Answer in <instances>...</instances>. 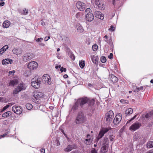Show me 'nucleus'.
I'll return each instance as SVG.
<instances>
[{
    "label": "nucleus",
    "instance_id": "nucleus-1",
    "mask_svg": "<svg viewBox=\"0 0 153 153\" xmlns=\"http://www.w3.org/2000/svg\"><path fill=\"white\" fill-rule=\"evenodd\" d=\"M86 120V116L82 112L80 111L77 114L74 122L76 124H80L84 123Z\"/></svg>",
    "mask_w": 153,
    "mask_h": 153
},
{
    "label": "nucleus",
    "instance_id": "nucleus-2",
    "mask_svg": "<svg viewBox=\"0 0 153 153\" xmlns=\"http://www.w3.org/2000/svg\"><path fill=\"white\" fill-rule=\"evenodd\" d=\"M41 79L38 76H36L31 80V85L35 88H38L40 85Z\"/></svg>",
    "mask_w": 153,
    "mask_h": 153
},
{
    "label": "nucleus",
    "instance_id": "nucleus-3",
    "mask_svg": "<svg viewBox=\"0 0 153 153\" xmlns=\"http://www.w3.org/2000/svg\"><path fill=\"white\" fill-rule=\"evenodd\" d=\"M114 117V113L111 110L108 111L106 114L105 119L107 123H109L111 121Z\"/></svg>",
    "mask_w": 153,
    "mask_h": 153
},
{
    "label": "nucleus",
    "instance_id": "nucleus-4",
    "mask_svg": "<svg viewBox=\"0 0 153 153\" xmlns=\"http://www.w3.org/2000/svg\"><path fill=\"white\" fill-rule=\"evenodd\" d=\"M42 80L44 83L50 85L51 83V77L48 74H45L42 77Z\"/></svg>",
    "mask_w": 153,
    "mask_h": 153
},
{
    "label": "nucleus",
    "instance_id": "nucleus-5",
    "mask_svg": "<svg viewBox=\"0 0 153 153\" xmlns=\"http://www.w3.org/2000/svg\"><path fill=\"white\" fill-rule=\"evenodd\" d=\"M109 129L108 128H102L101 129L97 137V142L104 136V134L105 133L109 131Z\"/></svg>",
    "mask_w": 153,
    "mask_h": 153
},
{
    "label": "nucleus",
    "instance_id": "nucleus-6",
    "mask_svg": "<svg viewBox=\"0 0 153 153\" xmlns=\"http://www.w3.org/2000/svg\"><path fill=\"white\" fill-rule=\"evenodd\" d=\"M141 126V124L139 122H136L132 124L129 127V129L134 131L138 129Z\"/></svg>",
    "mask_w": 153,
    "mask_h": 153
},
{
    "label": "nucleus",
    "instance_id": "nucleus-7",
    "mask_svg": "<svg viewBox=\"0 0 153 153\" xmlns=\"http://www.w3.org/2000/svg\"><path fill=\"white\" fill-rule=\"evenodd\" d=\"M34 57V55L33 53H27L25 54L23 56V60L27 62L33 58Z\"/></svg>",
    "mask_w": 153,
    "mask_h": 153
},
{
    "label": "nucleus",
    "instance_id": "nucleus-8",
    "mask_svg": "<svg viewBox=\"0 0 153 153\" xmlns=\"http://www.w3.org/2000/svg\"><path fill=\"white\" fill-rule=\"evenodd\" d=\"M38 66V63L36 62L33 61L29 62L28 64L27 67L30 70H33L36 68Z\"/></svg>",
    "mask_w": 153,
    "mask_h": 153
},
{
    "label": "nucleus",
    "instance_id": "nucleus-9",
    "mask_svg": "<svg viewBox=\"0 0 153 153\" xmlns=\"http://www.w3.org/2000/svg\"><path fill=\"white\" fill-rule=\"evenodd\" d=\"M12 111L17 114H20L22 111L21 107L20 106H13L12 107Z\"/></svg>",
    "mask_w": 153,
    "mask_h": 153
},
{
    "label": "nucleus",
    "instance_id": "nucleus-10",
    "mask_svg": "<svg viewBox=\"0 0 153 153\" xmlns=\"http://www.w3.org/2000/svg\"><path fill=\"white\" fill-rule=\"evenodd\" d=\"M86 139L84 141L85 144L86 145H90L92 142L93 138L89 134H88L86 136Z\"/></svg>",
    "mask_w": 153,
    "mask_h": 153
},
{
    "label": "nucleus",
    "instance_id": "nucleus-11",
    "mask_svg": "<svg viewBox=\"0 0 153 153\" xmlns=\"http://www.w3.org/2000/svg\"><path fill=\"white\" fill-rule=\"evenodd\" d=\"M76 6L77 8L80 11L84 10L86 7L85 4L80 1L77 2L76 3Z\"/></svg>",
    "mask_w": 153,
    "mask_h": 153
},
{
    "label": "nucleus",
    "instance_id": "nucleus-12",
    "mask_svg": "<svg viewBox=\"0 0 153 153\" xmlns=\"http://www.w3.org/2000/svg\"><path fill=\"white\" fill-rule=\"evenodd\" d=\"M77 101L78 102L79 104V105L81 107H82L83 105L84 104L87 103L88 98L87 97H85L79 98L77 100Z\"/></svg>",
    "mask_w": 153,
    "mask_h": 153
},
{
    "label": "nucleus",
    "instance_id": "nucleus-13",
    "mask_svg": "<svg viewBox=\"0 0 153 153\" xmlns=\"http://www.w3.org/2000/svg\"><path fill=\"white\" fill-rule=\"evenodd\" d=\"M122 114L120 113H119L116 115L113 120V123L114 124H117L120 122L122 118Z\"/></svg>",
    "mask_w": 153,
    "mask_h": 153
},
{
    "label": "nucleus",
    "instance_id": "nucleus-14",
    "mask_svg": "<svg viewBox=\"0 0 153 153\" xmlns=\"http://www.w3.org/2000/svg\"><path fill=\"white\" fill-rule=\"evenodd\" d=\"M76 146L75 144L69 145L66 148L64 149V151L66 152H68L71 151L73 149H76Z\"/></svg>",
    "mask_w": 153,
    "mask_h": 153
},
{
    "label": "nucleus",
    "instance_id": "nucleus-15",
    "mask_svg": "<svg viewBox=\"0 0 153 153\" xmlns=\"http://www.w3.org/2000/svg\"><path fill=\"white\" fill-rule=\"evenodd\" d=\"M94 15L95 17L97 18L103 19H104V16L100 11L96 10L94 12Z\"/></svg>",
    "mask_w": 153,
    "mask_h": 153
},
{
    "label": "nucleus",
    "instance_id": "nucleus-16",
    "mask_svg": "<svg viewBox=\"0 0 153 153\" xmlns=\"http://www.w3.org/2000/svg\"><path fill=\"white\" fill-rule=\"evenodd\" d=\"M134 139L135 140H141L143 139V140H145V138L141 134L136 133L135 134L134 137Z\"/></svg>",
    "mask_w": 153,
    "mask_h": 153
},
{
    "label": "nucleus",
    "instance_id": "nucleus-17",
    "mask_svg": "<svg viewBox=\"0 0 153 153\" xmlns=\"http://www.w3.org/2000/svg\"><path fill=\"white\" fill-rule=\"evenodd\" d=\"M94 19V16L93 13L86 14V19L88 22L92 21Z\"/></svg>",
    "mask_w": 153,
    "mask_h": 153
},
{
    "label": "nucleus",
    "instance_id": "nucleus-18",
    "mask_svg": "<svg viewBox=\"0 0 153 153\" xmlns=\"http://www.w3.org/2000/svg\"><path fill=\"white\" fill-rule=\"evenodd\" d=\"M44 95V94L42 93L39 92H36L34 93L33 96L36 99H37L43 97Z\"/></svg>",
    "mask_w": 153,
    "mask_h": 153
},
{
    "label": "nucleus",
    "instance_id": "nucleus-19",
    "mask_svg": "<svg viewBox=\"0 0 153 153\" xmlns=\"http://www.w3.org/2000/svg\"><path fill=\"white\" fill-rule=\"evenodd\" d=\"M110 79L113 83H116L118 81V78L113 74L110 75Z\"/></svg>",
    "mask_w": 153,
    "mask_h": 153
},
{
    "label": "nucleus",
    "instance_id": "nucleus-20",
    "mask_svg": "<svg viewBox=\"0 0 153 153\" xmlns=\"http://www.w3.org/2000/svg\"><path fill=\"white\" fill-rule=\"evenodd\" d=\"M91 59L93 63L95 64H98V58L97 56H91Z\"/></svg>",
    "mask_w": 153,
    "mask_h": 153
},
{
    "label": "nucleus",
    "instance_id": "nucleus-21",
    "mask_svg": "<svg viewBox=\"0 0 153 153\" xmlns=\"http://www.w3.org/2000/svg\"><path fill=\"white\" fill-rule=\"evenodd\" d=\"M108 150V146L106 145L103 146L102 147L100 152L101 153H105Z\"/></svg>",
    "mask_w": 153,
    "mask_h": 153
},
{
    "label": "nucleus",
    "instance_id": "nucleus-22",
    "mask_svg": "<svg viewBox=\"0 0 153 153\" xmlns=\"http://www.w3.org/2000/svg\"><path fill=\"white\" fill-rule=\"evenodd\" d=\"M13 53L16 55L20 54L22 52V51L21 49L14 48L12 50Z\"/></svg>",
    "mask_w": 153,
    "mask_h": 153
},
{
    "label": "nucleus",
    "instance_id": "nucleus-23",
    "mask_svg": "<svg viewBox=\"0 0 153 153\" xmlns=\"http://www.w3.org/2000/svg\"><path fill=\"white\" fill-rule=\"evenodd\" d=\"M11 23L8 20H6L3 23V27L7 28L10 25Z\"/></svg>",
    "mask_w": 153,
    "mask_h": 153
},
{
    "label": "nucleus",
    "instance_id": "nucleus-24",
    "mask_svg": "<svg viewBox=\"0 0 153 153\" xmlns=\"http://www.w3.org/2000/svg\"><path fill=\"white\" fill-rule=\"evenodd\" d=\"M12 62L13 61L11 59H7L3 60L2 62V63L3 65H6L9 63L11 64Z\"/></svg>",
    "mask_w": 153,
    "mask_h": 153
},
{
    "label": "nucleus",
    "instance_id": "nucleus-25",
    "mask_svg": "<svg viewBox=\"0 0 153 153\" xmlns=\"http://www.w3.org/2000/svg\"><path fill=\"white\" fill-rule=\"evenodd\" d=\"M87 103L90 106H92L94 104L95 100L94 99H88V98Z\"/></svg>",
    "mask_w": 153,
    "mask_h": 153
},
{
    "label": "nucleus",
    "instance_id": "nucleus-26",
    "mask_svg": "<svg viewBox=\"0 0 153 153\" xmlns=\"http://www.w3.org/2000/svg\"><path fill=\"white\" fill-rule=\"evenodd\" d=\"M12 112L10 111H8L5 112L2 115V117H7L11 116Z\"/></svg>",
    "mask_w": 153,
    "mask_h": 153
},
{
    "label": "nucleus",
    "instance_id": "nucleus-27",
    "mask_svg": "<svg viewBox=\"0 0 153 153\" xmlns=\"http://www.w3.org/2000/svg\"><path fill=\"white\" fill-rule=\"evenodd\" d=\"M79 106L78 102L77 101L75 102L73 106L72 110L73 111H75L78 109Z\"/></svg>",
    "mask_w": 153,
    "mask_h": 153
},
{
    "label": "nucleus",
    "instance_id": "nucleus-28",
    "mask_svg": "<svg viewBox=\"0 0 153 153\" xmlns=\"http://www.w3.org/2000/svg\"><path fill=\"white\" fill-rule=\"evenodd\" d=\"M133 112V110L131 108H129L125 111V114L128 115L132 114Z\"/></svg>",
    "mask_w": 153,
    "mask_h": 153
},
{
    "label": "nucleus",
    "instance_id": "nucleus-29",
    "mask_svg": "<svg viewBox=\"0 0 153 153\" xmlns=\"http://www.w3.org/2000/svg\"><path fill=\"white\" fill-rule=\"evenodd\" d=\"M97 8L100 10H104L105 8V6L102 2V1L100 2V3L98 5Z\"/></svg>",
    "mask_w": 153,
    "mask_h": 153
},
{
    "label": "nucleus",
    "instance_id": "nucleus-30",
    "mask_svg": "<svg viewBox=\"0 0 153 153\" xmlns=\"http://www.w3.org/2000/svg\"><path fill=\"white\" fill-rule=\"evenodd\" d=\"M18 83V81L16 79H13L10 82V85L14 86L16 85Z\"/></svg>",
    "mask_w": 153,
    "mask_h": 153
},
{
    "label": "nucleus",
    "instance_id": "nucleus-31",
    "mask_svg": "<svg viewBox=\"0 0 153 153\" xmlns=\"http://www.w3.org/2000/svg\"><path fill=\"white\" fill-rule=\"evenodd\" d=\"M153 115V110L151 111L150 112L147 114L144 115L145 117L147 118L151 117Z\"/></svg>",
    "mask_w": 153,
    "mask_h": 153
},
{
    "label": "nucleus",
    "instance_id": "nucleus-32",
    "mask_svg": "<svg viewBox=\"0 0 153 153\" xmlns=\"http://www.w3.org/2000/svg\"><path fill=\"white\" fill-rule=\"evenodd\" d=\"M79 65L81 68H83L85 65V61L83 60H82L79 62Z\"/></svg>",
    "mask_w": 153,
    "mask_h": 153
},
{
    "label": "nucleus",
    "instance_id": "nucleus-33",
    "mask_svg": "<svg viewBox=\"0 0 153 153\" xmlns=\"http://www.w3.org/2000/svg\"><path fill=\"white\" fill-rule=\"evenodd\" d=\"M109 143V140L108 138L104 137L102 142L103 145H108Z\"/></svg>",
    "mask_w": 153,
    "mask_h": 153
},
{
    "label": "nucleus",
    "instance_id": "nucleus-34",
    "mask_svg": "<svg viewBox=\"0 0 153 153\" xmlns=\"http://www.w3.org/2000/svg\"><path fill=\"white\" fill-rule=\"evenodd\" d=\"M77 30L80 33H82L84 31V29L82 26L80 25H78L77 26Z\"/></svg>",
    "mask_w": 153,
    "mask_h": 153
},
{
    "label": "nucleus",
    "instance_id": "nucleus-35",
    "mask_svg": "<svg viewBox=\"0 0 153 153\" xmlns=\"http://www.w3.org/2000/svg\"><path fill=\"white\" fill-rule=\"evenodd\" d=\"M147 147L152 148L153 147V141H149L147 144Z\"/></svg>",
    "mask_w": 153,
    "mask_h": 153
},
{
    "label": "nucleus",
    "instance_id": "nucleus-36",
    "mask_svg": "<svg viewBox=\"0 0 153 153\" xmlns=\"http://www.w3.org/2000/svg\"><path fill=\"white\" fill-rule=\"evenodd\" d=\"M24 88V87L23 86V85L22 84H20L16 88H17V89L19 91H21L22 90H23Z\"/></svg>",
    "mask_w": 153,
    "mask_h": 153
},
{
    "label": "nucleus",
    "instance_id": "nucleus-37",
    "mask_svg": "<svg viewBox=\"0 0 153 153\" xmlns=\"http://www.w3.org/2000/svg\"><path fill=\"white\" fill-rule=\"evenodd\" d=\"M28 10L25 8L21 12V13L24 15H26L28 13Z\"/></svg>",
    "mask_w": 153,
    "mask_h": 153
},
{
    "label": "nucleus",
    "instance_id": "nucleus-38",
    "mask_svg": "<svg viewBox=\"0 0 153 153\" xmlns=\"http://www.w3.org/2000/svg\"><path fill=\"white\" fill-rule=\"evenodd\" d=\"M104 41L106 42L109 45L111 46L113 45V42L112 41V40L110 39L108 40H104Z\"/></svg>",
    "mask_w": 153,
    "mask_h": 153
},
{
    "label": "nucleus",
    "instance_id": "nucleus-39",
    "mask_svg": "<svg viewBox=\"0 0 153 153\" xmlns=\"http://www.w3.org/2000/svg\"><path fill=\"white\" fill-rule=\"evenodd\" d=\"M26 108L28 110H30L33 107L32 105L30 103H27L26 105Z\"/></svg>",
    "mask_w": 153,
    "mask_h": 153
},
{
    "label": "nucleus",
    "instance_id": "nucleus-40",
    "mask_svg": "<svg viewBox=\"0 0 153 153\" xmlns=\"http://www.w3.org/2000/svg\"><path fill=\"white\" fill-rule=\"evenodd\" d=\"M137 115L136 114L135 116H134L133 117H132L130 120H128L126 123V125H129L130 124H129V123L132 120H134L137 116Z\"/></svg>",
    "mask_w": 153,
    "mask_h": 153
},
{
    "label": "nucleus",
    "instance_id": "nucleus-41",
    "mask_svg": "<svg viewBox=\"0 0 153 153\" xmlns=\"http://www.w3.org/2000/svg\"><path fill=\"white\" fill-rule=\"evenodd\" d=\"M101 1V0H95V4L96 6V8H97L98 6V5L100 3V2Z\"/></svg>",
    "mask_w": 153,
    "mask_h": 153
},
{
    "label": "nucleus",
    "instance_id": "nucleus-42",
    "mask_svg": "<svg viewBox=\"0 0 153 153\" xmlns=\"http://www.w3.org/2000/svg\"><path fill=\"white\" fill-rule=\"evenodd\" d=\"M82 16V14L81 12L77 13L76 15V17L77 18H79L81 17Z\"/></svg>",
    "mask_w": 153,
    "mask_h": 153
},
{
    "label": "nucleus",
    "instance_id": "nucleus-43",
    "mask_svg": "<svg viewBox=\"0 0 153 153\" xmlns=\"http://www.w3.org/2000/svg\"><path fill=\"white\" fill-rule=\"evenodd\" d=\"M101 61L102 63H105L106 61V58L104 56H102L100 58Z\"/></svg>",
    "mask_w": 153,
    "mask_h": 153
},
{
    "label": "nucleus",
    "instance_id": "nucleus-44",
    "mask_svg": "<svg viewBox=\"0 0 153 153\" xmlns=\"http://www.w3.org/2000/svg\"><path fill=\"white\" fill-rule=\"evenodd\" d=\"M143 86H141L140 88L136 87V88L134 91V92H138L140 90H143Z\"/></svg>",
    "mask_w": 153,
    "mask_h": 153
},
{
    "label": "nucleus",
    "instance_id": "nucleus-45",
    "mask_svg": "<svg viewBox=\"0 0 153 153\" xmlns=\"http://www.w3.org/2000/svg\"><path fill=\"white\" fill-rule=\"evenodd\" d=\"M10 133V131H9L5 133L4 134L0 136V138H3L7 136L8 134Z\"/></svg>",
    "mask_w": 153,
    "mask_h": 153
},
{
    "label": "nucleus",
    "instance_id": "nucleus-46",
    "mask_svg": "<svg viewBox=\"0 0 153 153\" xmlns=\"http://www.w3.org/2000/svg\"><path fill=\"white\" fill-rule=\"evenodd\" d=\"M92 48L93 51H97L98 48V46L96 44L94 45H93Z\"/></svg>",
    "mask_w": 153,
    "mask_h": 153
},
{
    "label": "nucleus",
    "instance_id": "nucleus-47",
    "mask_svg": "<svg viewBox=\"0 0 153 153\" xmlns=\"http://www.w3.org/2000/svg\"><path fill=\"white\" fill-rule=\"evenodd\" d=\"M9 106H10V105L9 104H8V105H6L2 109V110H1V112H2L4 111H5L8 108Z\"/></svg>",
    "mask_w": 153,
    "mask_h": 153
},
{
    "label": "nucleus",
    "instance_id": "nucleus-48",
    "mask_svg": "<svg viewBox=\"0 0 153 153\" xmlns=\"http://www.w3.org/2000/svg\"><path fill=\"white\" fill-rule=\"evenodd\" d=\"M86 43L88 45H89L91 43V39L89 38H86L85 41Z\"/></svg>",
    "mask_w": 153,
    "mask_h": 153
},
{
    "label": "nucleus",
    "instance_id": "nucleus-49",
    "mask_svg": "<svg viewBox=\"0 0 153 153\" xmlns=\"http://www.w3.org/2000/svg\"><path fill=\"white\" fill-rule=\"evenodd\" d=\"M109 139L111 141L114 140L115 138V136L113 135H111L109 136Z\"/></svg>",
    "mask_w": 153,
    "mask_h": 153
},
{
    "label": "nucleus",
    "instance_id": "nucleus-50",
    "mask_svg": "<svg viewBox=\"0 0 153 153\" xmlns=\"http://www.w3.org/2000/svg\"><path fill=\"white\" fill-rule=\"evenodd\" d=\"M20 91H19V89H17V88H16L13 91V93L14 94H17Z\"/></svg>",
    "mask_w": 153,
    "mask_h": 153
},
{
    "label": "nucleus",
    "instance_id": "nucleus-51",
    "mask_svg": "<svg viewBox=\"0 0 153 153\" xmlns=\"http://www.w3.org/2000/svg\"><path fill=\"white\" fill-rule=\"evenodd\" d=\"M91 10V9L90 8H87L86 9L85 12L87 13V14L91 13H90Z\"/></svg>",
    "mask_w": 153,
    "mask_h": 153
},
{
    "label": "nucleus",
    "instance_id": "nucleus-52",
    "mask_svg": "<svg viewBox=\"0 0 153 153\" xmlns=\"http://www.w3.org/2000/svg\"><path fill=\"white\" fill-rule=\"evenodd\" d=\"M70 57L73 60L75 59V56L72 53H71L70 55Z\"/></svg>",
    "mask_w": 153,
    "mask_h": 153
},
{
    "label": "nucleus",
    "instance_id": "nucleus-53",
    "mask_svg": "<svg viewBox=\"0 0 153 153\" xmlns=\"http://www.w3.org/2000/svg\"><path fill=\"white\" fill-rule=\"evenodd\" d=\"M56 144L57 146H59L60 144L59 143V140L58 139V138L56 139Z\"/></svg>",
    "mask_w": 153,
    "mask_h": 153
},
{
    "label": "nucleus",
    "instance_id": "nucleus-54",
    "mask_svg": "<svg viewBox=\"0 0 153 153\" xmlns=\"http://www.w3.org/2000/svg\"><path fill=\"white\" fill-rule=\"evenodd\" d=\"M4 50V51H6L8 48V46L7 45H5L2 48Z\"/></svg>",
    "mask_w": 153,
    "mask_h": 153
},
{
    "label": "nucleus",
    "instance_id": "nucleus-55",
    "mask_svg": "<svg viewBox=\"0 0 153 153\" xmlns=\"http://www.w3.org/2000/svg\"><path fill=\"white\" fill-rule=\"evenodd\" d=\"M15 71L14 70H13L12 71H9L8 72L9 75H13V74L15 73Z\"/></svg>",
    "mask_w": 153,
    "mask_h": 153
},
{
    "label": "nucleus",
    "instance_id": "nucleus-56",
    "mask_svg": "<svg viewBox=\"0 0 153 153\" xmlns=\"http://www.w3.org/2000/svg\"><path fill=\"white\" fill-rule=\"evenodd\" d=\"M66 71V69L65 68H64L63 67L61 68L60 69V71L61 72H62L63 71Z\"/></svg>",
    "mask_w": 153,
    "mask_h": 153
},
{
    "label": "nucleus",
    "instance_id": "nucleus-57",
    "mask_svg": "<svg viewBox=\"0 0 153 153\" xmlns=\"http://www.w3.org/2000/svg\"><path fill=\"white\" fill-rule=\"evenodd\" d=\"M43 40V39L41 37L36 39V41L37 42H41Z\"/></svg>",
    "mask_w": 153,
    "mask_h": 153
},
{
    "label": "nucleus",
    "instance_id": "nucleus-58",
    "mask_svg": "<svg viewBox=\"0 0 153 153\" xmlns=\"http://www.w3.org/2000/svg\"><path fill=\"white\" fill-rule=\"evenodd\" d=\"M5 51L2 48L0 49V55H1Z\"/></svg>",
    "mask_w": 153,
    "mask_h": 153
},
{
    "label": "nucleus",
    "instance_id": "nucleus-59",
    "mask_svg": "<svg viewBox=\"0 0 153 153\" xmlns=\"http://www.w3.org/2000/svg\"><path fill=\"white\" fill-rule=\"evenodd\" d=\"M113 53H110V55L108 56V57L109 59H113Z\"/></svg>",
    "mask_w": 153,
    "mask_h": 153
},
{
    "label": "nucleus",
    "instance_id": "nucleus-60",
    "mask_svg": "<svg viewBox=\"0 0 153 153\" xmlns=\"http://www.w3.org/2000/svg\"><path fill=\"white\" fill-rule=\"evenodd\" d=\"M91 153H97V152L95 149L93 148L92 150L91 151Z\"/></svg>",
    "mask_w": 153,
    "mask_h": 153
},
{
    "label": "nucleus",
    "instance_id": "nucleus-61",
    "mask_svg": "<svg viewBox=\"0 0 153 153\" xmlns=\"http://www.w3.org/2000/svg\"><path fill=\"white\" fill-rule=\"evenodd\" d=\"M114 27L113 25L111 26L110 28L109 29L110 30L113 31L114 30Z\"/></svg>",
    "mask_w": 153,
    "mask_h": 153
},
{
    "label": "nucleus",
    "instance_id": "nucleus-62",
    "mask_svg": "<svg viewBox=\"0 0 153 153\" xmlns=\"http://www.w3.org/2000/svg\"><path fill=\"white\" fill-rule=\"evenodd\" d=\"M4 5V2L3 1H1L0 2V5L1 6H3Z\"/></svg>",
    "mask_w": 153,
    "mask_h": 153
},
{
    "label": "nucleus",
    "instance_id": "nucleus-63",
    "mask_svg": "<svg viewBox=\"0 0 153 153\" xmlns=\"http://www.w3.org/2000/svg\"><path fill=\"white\" fill-rule=\"evenodd\" d=\"M41 153H45V149H42L40 150Z\"/></svg>",
    "mask_w": 153,
    "mask_h": 153
},
{
    "label": "nucleus",
    "instance_id": "nucleus-64",
    "mask_svg": "<svg viewBox=\"0 0 153 153\" xmlns=\"http://www.w3.org/2000/svg\"><path fill=\"white\" fill-rule=\"evenodd\" d=\"M126 100L123 99H122L120 100V102L123 103H125L126 102Z\"/></svg>",
    "mask_w": 153,
    "mask_h": 153
}]
</instances>
